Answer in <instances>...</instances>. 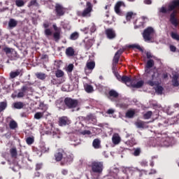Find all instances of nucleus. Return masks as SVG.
Returning <instances> with one entry per match:
<instances>
[{
    "label": "nucleus",
    "instance_id": "nucleus-22",
    "mask_svg": "<svg viewBox=\"0 0 179 179\" xmlns=\"http://www.w3.org/2000/svg\"><path fill=\"white\" fill-rule=\"evenodd\" d=\"M101 143V141H100V139L96 138L93 141L92 146L94 148V149H100Z\"/></svg>",
    "mask_w": 179,
    "mask_h": 179
},
{
    "label": "nucleus",
    "instance_id": "nucleus-55",
    "mask_svg": "<svg viewBox=\"0 0 179 179\" xmlns=\"http://www.w3.org/2000/svg\"><path fill=\"white\" fill-rule=\"evenodd\" d=\"M46 178L47 179H52V178H54V174H52V173H48L46 175Z\"/></svg>",
    "mask_w": 179,
    "mask_h": 179
},
{
    "label": "nucleus",
    "instance_id": "nucleus-58",
    "mask_svg": "<svg viewBox=\"0 0 179 179\" xmlns=\"http://www.w3.org/2000/svg\"><path fill=\"white\" fill-rule=\"evenodd\" d=\"M53 29L55 31V32L57 31H61V29L58 28V27H57L56 24H53Z\"/></svg>",
    "mask_w": 179,
    "mask_h": 179
},
{
    "label": "nucleus",
    "instance_id": "nucleus-32",
    "mask_svg": "<svg viewBox=\"0 0 179 179\" xmlns=\"http://www.w3.org/2000/svg\"><path fill=\"white\" fill-rule=\"evenodd\" d=\"M13 106L15 108L20 110V108H23L24 104L23 103V102H15L13 103Z\"/></svg>",
    "mask_w": 179,
    "mask_h": 179
},
{
    "label": "nucleus",
    "instance_id": "nucleus-53",
    "mask_svg": "<svg viewBox=\"0 0 179 179\" xmlns=\"http://www.w3.org/2000/svg\"><path fill=\"white\" fill-rule=\"evenodd\" d=\"M141 166H142L143 167H147L148 166V161L146 160H143L141 163H140Z\"/></svg>",
    "mask_w": 179,
    "mask_h": 179
},
{
    "label": "nucleus",
    "instance_id": "nucleus-4",
    "mask_svg": "<svg viewBox=\"0 0 179 179\" xmlns=\"http://www.w3.org/2000/svg\"><path fill=\"white\" fill-rule=\"evenodd\" d=\"M64 103L68 108H75L78 107V104H79L78 100L69 97L64 99Z\"/></svg>",
    "mask_w": 179,
    "mask_h": 179
},
{
    "label": "nucleus",
    "instance_id": "nucleus-19",
    "mask_svg": "<svg viewBox=\"0 0 179 179\" xmlns=\"http://www.w3.org/2000/svg\"><path fill=\"white\" fill-rule=\"evenodd\" d=\"M59 124L60 127H64L67 124H71V121H69V119H68L66 117H62L59 118Z\"/></svg>",
    "mask_w": 179,
    "mask_h": 179
},
{
    "label": "nucleus",
    "instance_id": "nucleus-6",
    "mask_svg": "<svg viewBox=\"0 0 179 179\" xmlns=\"http://www.w3.org/2000/svg\"><path fill=\"white\" fill-rule=\"evenodd\" d=\"M116 78L117 80H119L120 82H122V83H125L127 86L132 85V82L134 81V80H131V78L127 76H121L118 74H116Z\"/></svg>",
    "mask_w": 179,
    "mask_h": 179
},
{
    "label": "nucleus",
    "instance_id": "nucleus-43",
    "mask_svg": "<svg viewBox=\"0 0 179 179\" xmlns=\"http://www.w3.org/2000/svg\"><path fill=\"white\" fill-rule=\"evenodd\" d=\"M44 33H45V36H46V37L52 36V31H51L50 29H45L44 31Z\"/></svg>",
    "mask_w": 179,
    "mask_h": 179
},
{
    "label": "nucleus",
    "instance_id": "nucleus-27",
    "mask_svg": "<svg viewBox=\"0 0 179 179\" xmlns=\"http://www.w3.org/2000/svg\"><path fill=\"white\" fill-rule=\"evenodd\" d=\"M10 129H16L17 128V122L14 120L10 121L9 123Z\"/></svg>",
    "mask_w": 179,
    "mask_h": 179
},
{
    "label": "nucleus",
    "instance_id": "nucleus-63",
    "mask_svg": "<svg viewBox=\"0 0 179 179\" xmlns=\"http://www.w3.org/2000/svg\"><path fill=\"white\" fill-rule=\"evenodd\" d=\"M144 3H146L147 5H150V3H152V0H145Z\"/></svg>",
    "mask_w": 179,
    "mask_h": 179
},
{
    "label": "nucleus",
    "instance_id": "nucleus-48",
    "mask_svg": "<svg viewBox=\"0 0 179 179\" xmlns=\"http://www.w3.org/2000/svg\"><path fill=\"white\" fill-rule=\"evenodd\" d=\"M90 29L91 33H94V31H96V24H94V23H92L90 25Z\"/></svg>",
    "mask_w": 179,
    "mask_h": 179
},
{
    "label": "nucleus",
    "instance_id": "nucleus-28",
    "mask_svg": "<svg viewBox=\"0 0 179 179\" xmlns=\"http://www.w3.org/2000/svg\"><path fill=\"white\" fill-rule=\"evenodd\" d=\"M135 125L136 127H137V128H146V125L145 124V122L138 120L137 122H135Z\"/></svg>",
    "mask_w": 179,
    "mask_h": 179
},
{
    "label": "nucleus",
    "instance_id": "nucleus-54",
    "mask_svg": "<svg viewBox=\"0 0 179 179\" xmlns=\"http://www.w3.org/2000/svg\"><path fill=\"white\" fill-rule=\"evenodd\" d=\"M169 48H170V50H171V51L172 52H176V51H177V48H176V46H174V45H171L169 46Z\"/></svg>",
    "mask_w": 179,
    "mask_h": 179
},
{
    "label": "nucleus",
    "instance_id": "nucleus-13",
    "mask_svg": "<svg viewBox=\"0 0 179 179\" xmlns=\"http://www.w3.org/2000/svg\"><path fill=\"white\" fill-rule=\"evenodd\" d=\"M55 11L57 13V16H64L65 14V8L59 4H56Z\"/></svg>",
    "mask_w": 179,
    "mask_h": 179
},
{
    "label": "nucleus",
    "instance_id": "nucleus-56",
    "mask_svg": "<svg viewBox=\"0 0 179 179\" xmlns=\"http://www.w3.org/2000/svg\"><path fill=\"white\" fill-rule=\"evenodd\" d=\"M17 97L18 98L24 97V92H22V91L18 92Z\"/></svg>",
    "mask_w": 179,
    "mask_h": 179
},
{
    "label": "nucleus",
    "instance_id": "nucleus-12",
    "mask_svg": "<svg viewBox=\"0 0 179 179\" xmlns=\"http://www.w3.org/2000/svg\"><path fill=\"white\" fill-rule=\"evenodd\" d=\"M64 155H65V152H64L63 150H59L58 152H56L55 155V160L57 162H61L62 160V163H63V159H64Z\"/></svg>",
    "mask_w": 179,
    "mask_h": 179
},
{
    "label": "nucleus",
    "instance_id": "nucleus-51",
    "mask_svg": "<svg viewBox=\"0 0 179 179\" xmlns=\"http://www.w3.org/2000/svg\"><path fill=\"white\" fill-rule=\"evenodd\" d=\"M41 169H43V163L36 164L35 170L37 171L41 170Z\"/></svg>",
    "mask_w": 179,
    "mask_h": 179
},
{
    "label": "nucleus",
    "instance_id": "nucleus-11",
    "mask_svg": "<svg viewBox=\"0 0 179 179\" xmlns=\"http://www.w3.org/2000/svg\"><path fill=\"white\" fill-rule=\"evenodd\" d=\"M3 51L6 53V55L9 58H12V55H16L17 52L12 48L5 47L3 48Z\"/></svg>",
    "mask_w": 179,
    "mask_h": 179
},
{
    "label": "nucleus",
    "instance_id": "nucleus-42",
    "mask_svg": "<svg viewBox=\"0 0 179 179\" xmlns=\"http://www.w3.org/2000/svg\"><path fill=\"white\" fill-rule=\"evenodd\" d=\"M64 71H62V70H57L55 72V76L57 78H62L64 76Z\"/></svg>",
    "mask_w": 179,
    "mask_h": 179
},
{
    "label": "nucleus",
    "instance_id": "nucleus-21",
    "mask_svg": "<svg viewBox=\"0 0 179 179\" xmlns=\"http://www.w3.org/2000/svg\"><path fill=\"white\" fill-rule=\"evenodd\" d=\"M135 80H133L131 83V87H136V89H139V87H142L143 86V80H140L135 84Z\"/></svg>",
    "mask_w": 179,
    "mask_h": 179
},
{
    "label": "nucleus",
    "instance_id": "nucleus-3",
    "mask_svg": "<svg viewBox=\"0 0 179 179\" xmlns=\"http://www.w3.org/2000/svg\"><path fill=\"white\" fill-rule=\"evenodd\" d=\"M155 36V29L152 27H148L145 29L143 33V37L145 41H150Z\"/></svg>",
    "mask_w": 179,
    "mask_h": 179
},
{
    "label": "nucleus",
    "instance_id": "nucleus-62",
    "mask_svg": "<svg viewBox=\"0 0 179 179\" xmlns=\"http://www.w3.org/2000/svg\"><path fill=\"white\" fill-rule=\"evenodd\" d=\"M146 55H147V58H148V59L152 57V53H150V52H148L146 53Z\"/></svg>",
    "mask_w": 179,
    "mask_h": 179
},
{
    "label": "nucleus",
    "instance_id": "nucleus-35",
    "mask_svg": "<svg viewBox=\"0 0 179 179\" xmlns=\"http://www.w3.org/2000/svg\"><path fill=\"white\" fill-rule=\"evenodd\" d=\"M8 104L6 101L0 102V113H2V111H3V110H5Z\"/></svg>",
    "mask_w": 179,
    "mask_h": 179
},
{
    "label": "nucleus",
    "instance_id": "nucleus-2",
    "mask_svg": "<svg viewBox=\"0 0 179 179\" xmlns=\"http://www.w3.org/2000/svg\"><path fill=\"white\" fill-rule=\"evenodd\" d=\"M91 167L92 173H96V174H101L103 173V162H92Z\"/></svg>",
    "mask_w": 179,
    "mask_h": 179
},
{
    "label": "nucleus",
    "instance_id": "nucleus-41",
    "mask_svg": "<svg viewBox=\"0 0 179 179\" xmlns=\"http://www.w3.org/2000/svg\"><path fill=\"white\" fill-rule=\"evenodd\" d=\"M141 148H134L133 155L134 156H136V157L139 156V155H141Z\"/></svg>",
    "mask_w": 179,
    "mask_h": 179
},
{
    "label": "nucleus",
    "instance_id": "nucleus-10",
    "mask_svg": "<svg viewBox=\"0 0 179 179\" xmlns=\"http://www.w3.org/2000/svg\"><path fill=\"white\" fill-rule=\"evenodd\" d=\"M105 33L106 34L107 38H109V40H113V38H115L117 36L115 34V31H114V29H106Z\"/></svg>",
    "mask_w": 179,
    "mask_h": 179
},
{
    "label": "nucleus",
    "instance_id": "nucleus-39",
    "mask_svg": "<svg viewBox=\"0 0 179 179\" xmlns=\"http://www.w3.org/2000/svg\"><path fill=\"white\" fill-rule=\"evenodd\" d=\"M44 115V113H41V112H38L36 113L35 115H34V118L36 120H40L41 118H43Z\"/></svg>",
    "mask_w": 179,
    "mask_h": 179
},
{
    "label": "nucleus",
    "instance_id": "nucleus-18",
    "mask_svg": "<svg viewBox=\"0 0 179 179\" xmlns=\"http://www.w3.org/2000/svg\"><path fill=\"white\" fill-rule=\"evenodd\" d=\"M112 142L113 145H118L121 142V137L119 134H114L112 137Z\"/></svg>",
    "mask_w": 179,
    "mask_h": 179
},
{
    "label": "nucleus",
    "instance_id": "nucleus-60",
    "mask_svg": "<svg viewBox=\"0 0 179 179\" xmlns=\"http://www.w3.org/2000/svg\"><path fill=\"white\" fill-rule=\"evenodd\" d=\"M115 112V110H114V109H108L107 111V114H114Z\"/></svg>",
    "mask_w": 179,
    "mask_h": 179
},
{
    "label": "nucleus",
    "instance_id": "nucleus-50",
    "mask_svg": "<svg viewBox=\"0 0 179 179\" xmlns=\"http://www.w3.org/2000/svg\"><path fill=\"white\" fill-rule=\"evenodd\" d=\"M38 6V3H37V1L31 0L29 4V6Z\"/></svg>",
    "mask_w": 179,
    "mask_h": 179
},
{
    "label": "nucleus",
    "instance_id": "nucleus-45",
    "mask_svg": "<svg viewBox=\"0 0 179 179\" xmlns=\"http://www.w3.org/2000/svg\"><path fill=\"white\" fill-rule=\"evenodd\" d=\"M155 92L156 93H157V94H162V93H163V88L162 86H157L155 88Z\"/></svg>",
    "mask_w": 179,
    "mask_h": 179
},
{
    "label": "nucleus",
    "instance_id": "nucleus-17",
    "mask_svg": "<svg viewBox=\"0 0 179 179\" xmlns=\"http://www.w3.org/2000/svg\"><path fill=\"white\" fill-rule=\"evenodd\" d=\"M94 66H96V63L94 62H87L85 69V72H87V71H93L94 69Z\"/></svg>",
    "mask_w": 179,
    "mask_h": 179
},
{
    "label": "nucleus",
    "instance_id": "nucleus-31",
    "mask_svg": "<svg viewBox=\"0 0 179 179\" xmlns=\"http://www.w3.org/2000/svg\"><path fill=\"white\" fill-rule=\"evenodd\" d=\"M10 153L11 157H13L14 159H16V157H17V150H16L15 148H11L10 150Z\"/></svg>",
    "mask_w": 179,
    "mask_h": 179
},
{
    "label": "nucleus",
    "instance_id": "nucleus-24",
    "mask_svg": "<svg viewBox=\"0 0 179 179\" xmlns=\"http://www.w3.org/2000/svg\"><path fill=\"white\" fill-rule=\"evenodd\" d=\"M20 75V70H17L15 71H11L10 73V78L11 79H15V78H17V76H19Z\"/></svg>",
    "mask_w": 179,
    "mask_h": 179
},
{
    "label": "nucleus",
    "instance_id": "nucleus-1",
    "mask_svg": "<svg viewBox=\"0 0 179 179\" xmlns=\"http://www.w3.org/2000/svg\"><path fill=\"white\" fill-rule=\"evenodd\" d=\"M179 10V0H173L171 2L168 6V8L162 6L159 9V12L161 13H167V12L173 11L170 15V22L173 26L177 27L178 26V19L177 18V13H178Z\"/></svg>",
    "mask_w": 179,
    "mask_h": 179
},
{
    "label": "nucleus",
    "instance_id": "nucleus-49",
    "mask_svg": "<svg viewBox=\"0 0 179 179\" xmlns=\"http://www.w3.org/2000/svg\"><path fill=\"white\" fill-rule=\"evenodd\" d=\"M171 36L172 38H173V40H176L177 41H179V35L178 34L172 32Z\"/></svg>",
    "mask_w": 179,
    "mask_h": 179
},
{
    "label": "nucleus",
    "instance_id": "nucleus-37",
    "mask_svg": "<svg viewBox=\"0 0 179 179\" xmlns=\"http://www.w3.org/2000/svg\"><path fill=\"white\" fill-rule=\"evenodd\" d=\"M61 36V31H57L53 34L55 41H59Z\"/></svg>",
    "mask_w": 179,
    "mask_h": 179
},
{
    "label": "nucleus",
    "instance_id": "nucleus-57",
    "mask_svg": "<svg viewBox=\"0 0 179 179\" xmlns=\"http://www.w3.org/2000/svg\"><path fill=\"white\" fill-rule=\"evenodd\" d=\"M83 135H92V132L89 130H85L83 131Z\"/></svg>",
    "mask_w": 179,
    "mask_h": 179
},
{
    "label": "nucleus",
    "instance_id": "nucleus-59",
    "mask_svg": "<svg viewBox=\"0 0 179 179\" xmlns=\"http://www.w3.org/2000/svg\"><path fill=\"white\" fill-rule=\"evenodd\" d=\"M26 90H27V87L26 86H22L21 88V92L24 94L26 93Z\"/></svg>",
    "mask_w": 179,
    "mask_h": 179
},
{
    "label": "nucleus",
    "instance_id": "nucleus-5",
    "mask_svg": "<svg viewBox=\"0 0 179 179\" xmlns=\"http://www.w3.org/2000/svg\"><path fill=\"white\" fill-rule=\"evenodd\" d=\"M93 10V5L90 2H87L85 9L81 13L83 17H90L92 11Z\"/></svg>",
    "mask_w": 179,
    "mask_h": 179
},
{
    "label": "nucleus",
    "instance_id": "nucleus-8",
    "mask_svg": "<svg viewBox=\"0 0 179 179\" xmlns=\"http://www.w3.org/2000/svg\"><path fill=\"white\" fill-rule=\"evenodd\" d=\"M84 121L87 122V124H97V117L94 115V114L90 113L85 117H84Z\"/></svg>",
    "mask_w": 179,
    "mask_h": 179
},
{
    "label": "nucleus",
    "instance_id": "nucleus-64",
    "mask_svg": "<svg viewBox=\"0 0 179 179\" xmlns=\"http://www.w3.org/2000/svg\"><path fill=\"white\" fill-rule=\"evenodd\" d=\"M148 84L150 85V86H155V83L152 80L148 81Z\"/></svg>",
    "mask_w": 179,
    "mask_h": 179
},
{
    "label": "nucleus",
    "instance_id": "nucleus-30",
    "mask_svg": "<svg viewBox=\"0 0 179 179\" xmlns=\"http://www.w3.org/2000/svg\"><path fill=\"white\" fill-rule=\"evenodd\" d=\"M136 16V13H134V12H129L126 15V19L127 21L131 20V19H134Z\"/></svg>",
    "mask_w": 179,
    "mask_h": 179
},
{
    "label": "nucleus",
    "instance_id": "nucleus-29",
    "mask_svg": "<svg viewBox=\"0 0 179 179\" xmlns=\"http://www.w3.org/2000/svg\"><path fill=\"white\" fill-rule=\"evenodd\" d=\"M94 43V41H93V39H90V40L87 41V42L85 43L86 50H90V48H92V45H93Z\"/></svg>",
    "mask_w": 179,
    "mask_h": 179
},
{
    "label": "nucleus",
    "instance_id": "nucleus-61",
    "mask_svg": "<svg viewBox=\"0 0 179 179\" xmlns=\"http://www.w3.org/2000/svg\"><path fill=\"white\" fill-rule=\"evenodd\" d=\"M62 173L63 174V176H66V174H68V170L66 169H63L62 171Z\"/></svg>",
    "mask_w": 179,
    "mask_h": 179
},
{
    "label": "nucleus",
    "instance_id": "nucleus-47",
    "mask_svg": "<svg viewBox=\"0 0 179 179\" xmlns=\"http://www.w3.org/2000/svg\"><path fill=\"white\" fill-rule=\"evenodd\" d=\"M152 111H148L143 115V117L145 118V120H149V118L152 117Z\"/></svg>",
    "mask_w": 179,
    "mask_h": 179
},
{
    "label": "nucleus",
    "instance_id": "nucleus-36",
    "mask_svg": "<svg viewBox=\"0 0 179 179\" xmlns=\"http://www.w3.org/2000/svg\"><path fill=\"white\" fill-rule=\"evenodd\" d=\"M109 96H110V97L117 98V97H118V92H117V91H115L114 90H111L109 92Z\"/></svg>",
    "mask_w": 179,
    "mask_h": 179
},
{
    "label": "nucleus",
    "instance_id": "nucleus-14",
    "mask_svg": "<svg viewBox=\"0 0 179 179\" xmlns=\"http://www.w3.org/2000/svg\"><path fill=\"white\" fill-rule=\"evenodd\" d=\"M122 52H124V49H120L116 52L113 57V66L118 64V62L120 61V57L121 56V54H122Z\"/></svg>",
    "mask_w": 179,
    "mask_h": 179
},
{
    "label": "nucleus",
    "instance_id": "nucleus-23",
    "mask_svg": "<svg viewBox=\"0 0 179 179\" xmlns=\"http://www.w3.org/2000/svg\"><path fill=\"white\" fill-rule=\"evenodd\" d=\"M172 83H173V85L175 86V87H177V86L179 85V83H178V74H175L173 76Z\"/></svg>",
    "mask_w": 179,
    "mask_h": 179
},
{
    "label": "nucleus",
    "instance_id": "nucleus-44",
    "mask_svg": "<svg viewBox=\"0 0 179 179\" xmlns=\"http://www.w3.org/2000/svg\"><path fill=\"white\" fill-rule=\"evenodd\" d=\"M130 47L131 48H136V50L143 52V49H142V48H141V45H139L138 44H134V45H130Z\"/></svg>",
    "mask_w": 179,
    "mask_h": 179
},
{
    "label": "nucleus",
    "instance_id": "nucleus-15",
    "mask_svg": "<svg viewBox=\"0 0 179 179\" xmlns=\"http://www.w3.org/2000/svg\"><path fill=\"white\" fill-rule=\"evenodd\" d=\"M121 6H124V8H125V3L124 1H117L115 6V12L117 15H121V10L120 9Z\"/></svg>",
    "mask_w": 179,
    "mask_h": 179
},
{
    "label": "nucleus",
    "instance_id": "nucleus-16",
    "mask_svg": "<svg viewBox=\"0 0 179 179\" xmlns=\"http://www.w3.org/2000/svg\"><path fill=\"white\" fill-rule=\"evenodd\" d=\"M16 26H17V20H16L13 18H10L8 21V29L9 30H12V29H15V27H16Z\"/></svg>",
    "mask_w": 179,
    "mask_h": 179
},
{
    "label": "nucleus",
    "instance_id": "nucleus-38",
    "mask_svg": "<svg viewBox=\"0 0 179 179\" xmlns=\"http://www.w3.org/2000/svg\"><path fill=\"white\" fill-rule=\"evenodd\" d=\"M15 5L20 8L24 6V1L23 0H15Z\"/></svg>",
    "mask_w": 179,
    "mask_h": 179
},
{
    "label": "nucleus",
    "instance_id": "nucleus-26",
    "mask_svg": "<svg viewBox=\"0 0 179 179\" xmlns=\"http://www.w3.org/2000/svg\"><path fill=\"white\" fill-rule=\"evenodd\" d=\"M35 76L38 79H40L41 80H44V79L47 78V75L44 73H36Z\"/></svg>",
    "mask_w": 179,
    "mask_h": 179
},
{
    "label": "nucleus",
    "instance_id": "nucleus-20",
    "mask_svg": "<svg viewBox=\"0 0 179 179\" xmlns=\"http://www.w3.org/2000/svg\"><path fill=\"white\" fill-rule=\"evenodd\" d=\"M66 55L67 57H73L75 55V50L72 47H69L66 49Z\"/></svg>",
    "mask_w": 179,
    "mask_h": 179
},
{
    "label": "nucleus",
    "instance_id": "nucleus-34",
    "mask_svg": "<svg viewBox=\"0 0 179 179\" xmlns=\"http://www.w3.org/2000/svg\"><path fill=\"white\" fill-rule=\"evenodd\" d=\"M78 38H79V33L78 32H73L70 36V40L74 41V40H78Z\"/></svg>",
    "mask_w": 179,
    "mask_h": 179
},
{
    "label": "nucleus",
    "instance_id": "nucleus-9",
    "mask_svg": "<svg viewBox=\"0 0 179 179\" xmlns=\"http://www.w3.org/2000/svg\"><path fill=\"white\" fill-rule=\"evenodd\" d=\"M71 162H73V155L68 152L67 154L64 153L63 157V162H61V165L64 166V164H66V163H71Z\"/></svg>",
    "mask_w": 179,
    "mask_h": 179
},
{
    "label": "nucleus",
    "instance_id": "nucleus-25",
    "mask_svg": "<svg viewBox=\"0 0 179 179\" xmlns=\"http://www.w3.org/2000/svg\"><path fill=\"white\" fill-rule=\"evenodd\" d=\"M84 89L87 93H92L93 92V86L89 85V84H85L84 85Z\"/></svg>",
    "mask_w": 179,
    "mask_h": 179
},
{
    "label": "nucleus",
    "instance_id": "nucleus-40",
    "mask_svg": "<svg viewBox=\"0 0 179 179\" xmlns=\"http://www.w3.org/2000/svg\"><path fill=\"white\" fill-rule=\"evenodd\" d=\"M27 145H33L34 143V137H28L26 138Z\"/></svg>",
    "mask_w": 179,
    "mask_h": 179
},
{
    "label": "nucleus",
    "instance_id": "nucleus-46",
    "mask_svg": "<svg viewBox=\"0 0 179 179\" xmlns=\"http://www.w3.org/2000/svg\"><path fill=\"white\" fill-rule=\"evenodd\" d=\"M127 145H129V146H134V145H136V142L134 138H131V140H128L127 141Z\"/></svg>",
    "mask_w": 179,
    "mask_h": 179
},
{
    "label": "nucleus",
    "instance_id": "nucleus-7",
    "mask_svg": "<svg viewBox=\"0 0 179 179\" xmlns=\"http://www.w3.org/2000/svg\"><path fill=\"white\" fill-rule=\"evenodd\" d=\"M155 64V62L152 59H150L147 62V66H146V69L145 72L147 74V76H149V75H151L152 79H155V73L153 71H150V68L153 66Z\"/></svg>",
    "mask_w": 179,
    "mask_h": 179
},
{
    "label": "nucleus",
    "instance_id": "nucleus-33",
    "mask_svg": "<svg viewBox=\"0 0 179 179\" xmlns=\"http://www.w3.org/2000/svg\"><path fill=\"white\" fill-rule=\"evenodd\" d=\"M135 115V110H130L126 113V117L127 118H132Z\"/></svg>",
    "mask_w": 179,
    "mask_h": 179
},
{
    "label": "nucleus",
    "instance_id": "nucleus-52",
    "mask_svg": "<svg viewBox=\"0 0 179 179\" xmlns=\"http://www.w3.org/2000/svg\"><path fill=\"white\" fill-rule=\"evenodd\" d=\"M67 72H72L73 71V64H69L66 68Z\"/></svg>",
    "mask_w": 179,
    "mask_h": 179
}]
</instances>
